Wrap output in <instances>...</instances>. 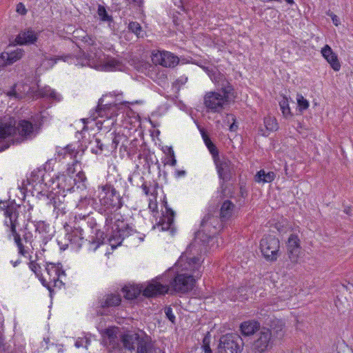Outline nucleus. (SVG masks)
Instances as JSON below:
<instances>
[{
    "instance_id": "f257e3e1",
    "label": "nucleus",
    "mask_w": 353,
    "mask_h": 353,
    "mask_svg": "<svg viewBox=\"0 0 353 353\" xmlns=\"http://www.w3.org/2000/svg\"><path fill=\"white\" fill-rule=\"evenodd\" d=\"M15 123V121L0 122V143H3L0 152L8 148L11 143L32 139L42 125V119L38 124H33L28 119H21L17 125Z\"/></svg>"
},
{
    "instance_id": "f03ea898",
    "label": "nucleus",
    "mask_w": 353,
    "mask_h": 353,
    "mask_svg": "<svg viewBox=\"0 0 353 353\" xmlns=\"http://www.w3.org/2000/svg\"><path fill=\"white\" fill-rule=\"evenodd\" d=\"M221 196H217L212 201L208 208V213L204 216L201 223V228L195 232L194 241L200 240L201 244L208 243L216 234L221 232Z\"/></svg>"
},
{
    "instance_id": "7ed1b4c3",
    "label": "nucleus",
    "mask_w": 353,
    "mask_h": 353,
    "mask_svg": "<svg viewBox=\"0 0 353 353\" xmlns=\"http://www.w3.org/2000/svg\"><path fill=\"white\" fill-rule=\"evenodd\" d=\"M98 198L99 201L91 197H85L81 199V201L91 205L100 214H107L109 210L116 211L121 209L123 205L122 196L110 184H106L102 187V193Z\"/></svg>"
},
{
    "instance_id": "20e7f679",
    "label": "nucleus",
    "mask_w": 353,
    "mask_h": 353,
    "mask_svg": "<svg viewBox=\"0 0 353 353\" xmlns=\"http://www.w3.org/2000/svg\"><path fill=\"white\" fill-rule=\"evenodd\" d=\"M169 288L166 285L160 282L152 281L147 285L145 288L142 287L131 285L124 286L121 291L124 294V298L127 300H136L141 294L146 298H154L160 295H164L168 293Z\"/></svg>"
},
{
    "instance_id": "39448f33",
    "label": "nucleus",
    "mask_w": 353,
    "mask_h": 353,
    "mask_svg": "<svg viewBox=\"0 0 353 353\" xmlns=\"http://www.w3.org/2000/svg\"><path fill=\"white\" fill-rule=\"evenodd\" d=\"M201 276L200 272H197L196 274L193 276L188 274H177L170 281L168 285L169 289L174 292L181 294H190L193 296H199V292H196L199 288H194L196 279L194 277L199 278ZM168 286V285H166ZM170 290H168L169 291Z\"/></svg>"
},
{
    "instance_id": "423d86ee",
    "label": "nucleus",
    "mask_w": 353,
    "mask_h": 353,
    "mask_svg": "<svg viewBox=\"0 0 353 353\" xmlns=\"http://www.w3.org/2000/svg\"><path fill=\"white\" fill-rule=\"evenodd\" d=\"M135 232H137L136 230L133 229L122 216H120L119 218H114L112 231H110V239H108V242L112 249H116L121 245L123 241L126 237Z\"/></svg>"
},
{
    "instance_id": "0eeeda50",
    "label": "nucleus",
    "mask_w": 353,
    "mask_h": 353,
    "mask_svg": "<svg viewBox=\"0 0 353 353\" xmlns=\"http://www.w3.org/2000/svg\"><path fill=\"white\" fill-rule=\"evenodd\" d=\"M259 249L262 256L269 262H274L280 256V241L275 236L265 234L260 241Z\"/></svg>"
},
{
    "instance_id": "6e6552de",
    "label": "nucleus",
    "mask_w": 353,
    "mask_h": 353,
    "mask_svg": "<svg viewBox=\"0 0 353 353\" xmlns=\"http://www.w3.org/2000/svg\"><path fill=\"white\" fill-rule=\"evenodd\" d=\"M68 174H59L55 177H52L49 180L50 184L48 183H45V185H48L49 188H52L54 183H56L55 188L58 189V191L63 193V198L65 196L64 194L65 192H74V186L77 183L75 179H74V176L70 175L69 173L70 172V168L68 169Z\"/></svg>"
},
{
    "instance_id": "1a4fd4ad",
    "label": "nucleus",
    "mask_w": 353,
    "mask_h": 353,
    "mask_svg": "<svg viewBox=\"0 0 353 353\" xmlns=\"http://www.w3.org/2000/svg\"><path fill=\"white\" fill-rule=\"evenodd\" d=\"M274 345V342L271 330L263 327L258 334V337L252 343V350L254 353H264L271 350Z\"/></svg>"
},
{
    "instance_id": "9d476101",
    "label": "nucleus",
    "mask_w": 353,
    "mask_h": 353,
    "mask_svg": "<svg viewBox=\"0 0 353 353\" xmlns=\"http://www.w3.org/2000/svg\"><path fill=\"white\" fill-rule=\"evenodd\" d=\"M244 342L237 333H228L222 335V353H241Z\"/></svg>"
},
{
    "instance_id": "9b49d317",
    "label": "nucleus",
    "mask_w": 353,
    "mask_h": 353,
    "mask_svg": "<svg viewBox=\"0 0 353 353\" xmlns=\"http://www.w3.org/2000/svg\"><path fill=\"white\" fill-rule=\"evenodd\" d=\"M162 205L165 210L162 212V216L157 225L161 226L163 231H169L172 235H174L176 231L174 226L175 212L168 205L165 196L162 201Z\"/></svg>"
},
{
    "instance_id": "f8f14e48",
    "label": "nucleus",
    "mask_w": 353,
    "mask_h": 353,
    "mask_svg": "<svg viewBox=\"0 0 353 353\" xmlns=\"http://www.w3.org/2000/svg\"><path fill=\"white\" fill-rule=\"evenodd\" d=\"M39 32H36L32 28H26L21 30L14 39L10 40V46H30L35 44L39 39Z\"/></svg>"
},
{
    "instance_id": "ddd939ff",
    "label": "nucleus",
    "mask_w": 353,
    "mask_h": 353,
    "mask_svg": "<svg viewBox=\"0 0 353 353\" xmlns=\"http://www.w3.org/2000/svg\"><path fill=\"white\" fill-rule=\"evenodd\" d=\"M103 99L101 98L98 101V105L96 107V112L100 117L112 118L116 117L117 112L122 108V106H127L129 103L128 101H123L119 103H108L103 104Z\"/></svg>"
},
{
    "instance_id": "4468645a",
    "label": "nucleus",
    "mask_w": 353,
    "mask_h": 353,
    "mask_svg": "<svg viewBox=\"0 0 353 353\" xmlns=\"http://www.w3.org/2000/svg\"><path fill=\"white\" fill-rule=\"evenodd\" d=\"M239 209L230 199L222 201V230L225 224H230L237 216Z\"/></svg>"
},
{
    "instance_id": "2eb2a0df",
    "label": "nucleus",
    "mask_w": 353,
    "mask_h": 353,
    "mask_svg": "<svg viewBox=\"0 0 353 353\" xmlns=\"http://www.w3.org/2000/svg\"><path fill=\"white\" fill-rule=\"evenodd\" d=\"M287 254L292 262H296L301 250V240L296 234H291L286 241Z\"/></svg>"
},
{
    "instance_id": "dca6fc26",
    "label": "nucleus",
    "mask_w": 353,
    "mask_h": 353,
    "mask_svg": "<svg viewBox=\"0 0 353 353\" xmlns=\"http://www.w3.org/2000/svg\"><path fill=\"white\" fill-rule=\"evenodd\" d=\"M237 92L228 81L222 79V109L234 103Z\"/></svg>"
},
{
    "instance_id": "f3484780",
    "label": "nucleus",
    "mask_w": 353,
    "mask_h": 353,
    "mask_svg": "<svg viewBox=\"0 0 353 353\" xmlns=\"http://www.w3.org/2000/svg\"><path fill=\"white\" fill-rule=\"evenodd\" d=\"M64 228L66 232L65 239L68 242L76 245L77 248H81L84 241L83 230L80 227L72 228L68 224L64 225Z\"/></svg>"
},
{
    "instance_id": "a211bd4d",
    "label": "nucleus",
    "mask_w": 353,
    "mask_h": 353,
    "mask_svg": "<svg viewBox=\"0 0 353 353\" xmlns=\"http://www.w3.org/2000/svg\"><path fill=\"white\" fill-rule=\"evenodd\" d=\"M204 105L207 112H219L221 108V93L208 92L204 96Z\"/></svg>"
},
{
    "instance_id": "6ab92c4d",
    "label": "nucleus",
    "mask_w": 353,
    "mask_h": 353,
    "mask_svg": "<svg viewBox=\"0 0 353 353\" xmlns=\"http://www.w3.org/2000/svg\"><path fill=\"white\" fill-rule=\"evenodd\" d=\"M264 323L269 326L268 329L271 330L272 336L274 339V341L276 339H281L285 334V323L276 318L267 319Z\"/></svg>"
},
{
    "instance_id": "aec40b11",
    "label": "nucleus",
    "mask_w": 353,
    "mask_h": 353,
    "mask_svg": "<svg viewBox=\"0 0 353 353\" xmlns=\"http://www.w3.org/2000/svg\"><path fill=\"white\" fill-rule=\"evenodd\" d=\"M201 134L206 147L212 156L219 178L221 180V161L219 159V150L210 138L204 132L201 131Z\"/></svg>"
},
{
    "instance_id": "412c9836",
    "label": "nucleus",
    "mask_w": 353,
    "mask_h": 353,
    "mask_svg": "<svg viewBox=\"0 0 353 353\" xmlns=\"http://www.w3.org/2000/svg\"><path fill=\"white\" fill-rule=\"evenodd\" d=\"M121 303V296L119 293H110L105 294L99 300L98 306L103 310H108L112 307L119 306Z\"/></svg>"
},
{
    "instance_id": "4be33fe9",
    "label": "nucleus",
    "mask_w": 353,
    "mask_h": 353,
    "mask_svg": "<svg viewBox=\"0 0 353 353\" xmlns=\"http://www.w3.org/2000/svg\"><path fill=\"white\" fill-rule=\"evenodd\" d=\"M261 330V323L255 319L243 321L239 325L241 334L244 337L252 336Z\"/></svg>"
},
{
    "instance_id": "5701e85b",
    "label": "nucleus",
    "mask_w": 353,
    "mask_h": 353,
    "mask_svg": "<svg viewBox=\"0 0 353 353\" xmlns=\"http://www.w3.org/2000/svg\"><path fill=\"white\" fill-rule=\"evenodd\" d=\"M321 52L324 59L330 63L331 68L334 71H339L341 69V63L337 54L334 52L332 48L326 44L322 48Z\"/></svg>"
},
{
    "instance_id": "b1692460",
    "label": "nucleus",
    "mask_w": 353,
    "mask_h": 353,
    "mask_svg": "<svg viewBox=\"0 0 353 353\" xmlns=\"http://www.w3.org/2000/svg\"><path fill=\"white\" fill-rule=\"evenodd\" d=\"M235 171L231 161L222 156V181H235Z\"/></svg>"
},
{
    "instance_id": "393cba45",
    "label": "nucleus",
    "mask_w": 353,
    "mask_h": 353,
    "mask_svg": "<svg viewBox=\"0 0 353 353\" xmlns=\"http://www.w3.org/2000/svg\"><path fill=\"white\" fill-rule=\"evenodd\" d=\"M55 190L56 188L52 186L51 190L41 191L38 193V195L46 196L49 200L48 204L52 205L55 209H59L60 204L63 202L61 200L59 196H63V194L60 192V191Z\"/></svg>"
},
{
    "instance_id": "a878e982",
    "label": "nucleus",
    "mask_w": 353,
    "mask_h": 353,
    "mask_svg": "<svg viewBox=\"0 0 353 353\" xmlns=\"http://www.w3.org/2000/svg\"><path fill=\"white\" fill-rule=\"evenodd\" d=\"M140 338V335L138 333H123L120 336L121 342L125 349L129 350H135V343H137V341Z\"/></svg>"
},
{
    "instance_id": "bb28decb",
    "label": "nucleus",
    "mask_w": 353,
    "mask_h": 353,
    "mask_svg": "<svg viewBox=\"0 0 353 353\" xmlns=\"http://www.w3.org/2000/svg\"><path fill=\"white\" fill-rule=\"evenodd\" d=\"M110 232L105 230L101 231L100 229H97L94 236H92L91 239L88 240L90 243H97L94 250L97 249L101 245L103 244L107 239H110Z\"/></svg>"
},
{
    "instance_id": "cd10ccee",
    "label": "nucleus",
    "mask_w": 353,
    "mask_h": 353,
    "mask_svg": "<svg viewBox=\"0 0 353 353\" xmlns=\"http://www.w3.org/2000/svg\"><path fill=\"white\" fill-rule=\"evenodd\" d=\"M85 148H80V145L78 146L77 148L73 146L72 144H69L66 145L64 148H62L60 151L58 152V154L60 155H65L66 154H69L73 156L74 161L75 163H77L79 161L77 159V156L81 151L82 154L84 152Z\"/></svg>"
},
{
    "instance_id": "c85d7f7f",
    "label": "nucleus",
    "mask_w": 353,
    "mask_h": 353,
    "mask_svg": "<svg viewBox=\"0 0 353 353\" xmlns=\"http://www.w3.org/2000/svg\"><path fill=\"white\" fill-rule=\"evenodd\" d=\"M276 174L274 172L270 171L266 172L264 170H260L254 176L256 182L270 183L274 180Z\"/></svg>"
},
{
    "instance_id": "c756f323",
    "label": "nucleus",
    "mask_w": 353,
    "mask_h": 353,
    "mask_svg": "<svg viewBox=\"0 0 353 353\" xmlns=\"http://www.w3.org/2000/svg\"><path fill=\"white\" fill-rule=\"evenodd\" d=\"M7 64L10 65L16 61L21 59L25 54V51L22 48H17L10 52H5Z\"/></svg>"
},
{
    "instance_id": "7c9ffc66",
    "label": "nucleus",
    "mask_w": 353,
    "mask_h": 353,
    "mask_svg": "<svg viewBox=\"0 0 353 353\" xmlns=\"http://www.w3.org/2000/svg\"><path fill=\"white\" fill-rule=\"evenodd\" d=\"M43 59L45 60H47L49 61V64L50 65V67L54 66L59 60H61L64 62H68L70 60L74 59V55L72 54H62V55H57L54 57H48L46 55V53L43 54Z\"/></svg>"
},
{
    "instance_id": "2f4dec72",
    "label": "nucleus",
    "mask_w": 353,
    "mask_h": 353,
    "mask_svg": "<svg viewBox=\"0 0 353 353\" xmlns=\"http://www.w3.org/2000/svg\"><path fill=\"white\" fill-rule=\"evenodd\" d=\"M283 99L279 101V106L282 112L283 116L285 119H291L293 117L294 114L292 112L289 105L288 98L285 95H281Z\"/></svg>"
},
{
    "instance_id": "473e14b6",
    "label": "nucleus",
    "mask_w": 353,
    "mask_h": 353,
    "mask_svg": "<svg viewBox=\"0 0 353 353\" xmlns=\"http://www.w3.org/2000/svg\"><path fill=\"white\" fill-rule=\"evenodd\" d=\"M163 56L165 57L163 67L173 68L179 62V57L170 52L163 51Z\"/></svg>"
},
{
    "instance_id": "72a5a7b5",
    "label": "nucleus",
    "mask_w": 353,
    "mask_h": 353,
    "mask_svg": "<svg viewBox=\"0 0 353 353\" xmlns=\"http://www.w3.org/2000/svg\"><path fill=\"white\" fill-rule=\"evenodd\" d=\"M153 348L151 341H145L144 338L140 336L137 341V353H150Z\"/></svg>"
},
{
    "instance_id": "f704fd0d",
    "label": "nucleus",
    "mask_w": 353,
    "mask_h": 353,
    "mask_svg": "<svg viewBox=\"0 0 353 353\" xmlns=\"http://www.w3.org/2000/svg\"><path fill=\"white\" fill-rule=\"evenodd\" d=\"M224 126H227L230 132H236L238 130V125L236 117L233 114H226L223 119Z\"/></svg>"
},
{
    "instance_id": "c9c22d12",
    "label": "nucleus",
    "mask_w": 353,
    "mask_h": 353,
    "mask_svg": "<svg viewBox=\"0 0 353 353\" xmlns=\"http://www.w3.org/2000/svg\"><path fill=\"white\" fill-rule=\"evenodd\" d=\"M296 114L301 115L304 111L308 109L310 103L308 100L304 98V97L300 93H297L296 94Z\"/></svg>"
},
{
    "instance_id": "e433bc0d",
    "label": "nucleus",
    "mask_w": 353,
    "mask_h": 353,
    "mask_svg": "<svg viewBox=\"0 0 353 353\" xmlns=\"http://www.w3.org/2000/svg\"><path fill=\"white\" fill-rule=\"evenodd\" d=\"M138 144L139 140L137 139H134L130 141L128 145L126 143L123 148V150L127 152L128 158L131 160L133 159L134 155L137 154L138 151H139L138 149Z\"/></svg>"
},
{
    "instance_id": "4c0bfd02",
    "label": "nucleus",
    "mask_w": 353,
    "mask_h": 353,
    "mask_svg": "<svg viewBox=\"0 0 353 353\" xmlns=\"http://www.w3.org/2000/svg\"><path fill=\"white\" fill-rule=\"evenodd\" d=\"M128 137L123 134L114 133V136L112 139V148L114 150L117 149L119 143H121V150L125 147V144L128 143Z\"/></svg>"
},
{
    "instance_id": "58836bf2",
    "label": "nucleus",
    "mask_w": 353,
    "mask_h": 353,
    "mask_svg": "<svg viewBox=\"0 0 353 353\" xmlns=\"http://www.w3.org/2000/svg\"><path fill=\"white\" fill-rule=\"evenodd\" d=\"M46 271L48 276V280H50V282L55 281L54 279H57V276H59V274H57L59 271V266H57V264L46 263Z\"/></svg>"
},
{
    "instance_id": "ea45409f",
    "label": "nucleus",
    "mask_w": 353,
    "mask_h": 353,
    "mask_svg": "<svg viewBox=\"0 0 353 353\" xmlns=\"http://www.w3.org/2000/svg\"><path fill=\"white\" fill-rule=\"evenodd\" d=\"M12 212H10V210L6 212V218L9 219V221H5V225L10 228V230L13 235V236L19 234L16 230L17 225L18 224L17 219L14 216V218H12Z\"/></svg>"
},
{
    "instance_id": "a19ab883",
    "label": "nucleus",
    "mask_w": 353,
    "mask_h": 353,
    "mask_svg": "<svg viewBox=\"0 0 353 353\" xmlns=\"http://www.w3.org/2000/svg\"><path fill=\"white\" fill-rule=\"evenodd\" d=\"M232 183L224 185L222 183V199L225 197L228 199H234L235 198V185Z\"/></svg>"
},
{
    "instance_id": "79ce46f5",
    "label": "nucleus",
    "mask_w": 353,
    "mask_h": 353,
    "mask_svg": "<svg viewBox=\"0 0 353 353\" xmlns=\"http://www.w3.org/2000/svg\"><path fill=\"white\" fill-rule=\"evenodd\" d=\"M250 286H241L235 290H232L231 292L234 293L238 300L243 301L248 299V292L250 291Z\"/></svg>"
},
{
    "instance_id": "37998d69",
    "label": "nucleus",
    "mask_w": 353,
    "mask_h": 353,
    "mask_svg": "<svg viewBox=\"0 0 353 353\" xmlns=\"http://www.w3.org/2000/svg\"><path fill=\"white\" fill-rule=\"evenodd\" d=\"M128 30L135 34L139 38H143L144 31L139 23L137 21H130L128 24Z\"/></svg>"
},
{
    "instance_id": "c03bdc74",
    "label": "nucleus",
    "mask_w": 353,
    "mask_h": 353,
    "mask_svg": "<svg viewBox=\"0 0 353 353\" xmlns=\"http://www.w3.org/2000/svg\"><path fill=\"white\" fill-rule=\"evenodd\" d=\"M97 14L99 16V19L101 21L104 22H112L113 17L110 15L105 6L102 5H99L97 8Z\"/></svg>"
},
{
    "instance_id": "a18cd8bd",
    "label": "nucleus",
    "mask_w": 353,
    "mask_h": 353,
    "mask_svg": "<svg viewBox=\"0 0 353 353\" xmlns=\"http://www.w3.org/2000/svg\"><path fill=\"white\" fill-rule=\"evenodd\" d=\"M74 179L77 181L75 185L77 189L84 190L86 189L87 186L85 185V182L87 181V178L85 176V173L83 171L79 172L76 174V177H74Z\"/></svg>"
},
{
    "instance_id": "49530a36",
    "label": "nucleus",
    "mask_w": 353,
    "mask_h": 353,
    "mask_svg": "<svg viewBox=\"0 0 353 353\" xmlns=\"http://www.w3.org/2000/svg\"><path fill=\"white\" fill-rule=\"evenodd\" d=\"M264 125L266 130L268 132L276 131L279 128L276 120L271 117L264 118Z\"/></svg>"
},
{
    "instance_id": "de8ad7c7",
    "label": "nucleus",
    "mask_w": 353,
    "mask_h": 353,
    "mask_svg": "<svg viewBox=\"0 0 353 353\" xmlns=\"http://www.w3.org/2000/svg\"><path fill=\"white\" fill-rule=\"evenodd\" d=\"M20 205H17L15 202V200L8 201V205L5 207V216H6V212L10 210V212H12V218H18L19 212L17 210V208H19Z\"/></svg>"
},
{
    "instance_id": "09e8293b",
    "label": "nucleus",
    "mask_w": 353,
    "mask_h": 353,
    "mask_svg": "<svg viewBox=\"0 0 353 353\" xmlns=\"http://www.w3.org/2000/svg\"><path fill=\"white\" fill-rule=\"evenodd\" d=\"M210 338L211 335L209 332H207L205 335L203 336L201 347L204 351V353H212V351L210 348Z\"/></svg>"
},
{
    "instance_id": "8fccbe9b",
    "label": "nucleus",
    "mask_w": 353,
    "mask_h": 353,
    "mask_svg": "<svg viewBox=\"0 0 353 353\" xmlns=\"http://www.w3.org/2000/svg\"><path fill=\"white\" fill-rule=\"evenodd\" d=\"M105 217L104 230L109 232L112 231V226H113V219L115 217H112V210H109L107 214H103Z\"/></svg>"
},
{
    "instance_id": "3c124183",
    "label": "nucleus",
    "mask_w": 353,
    "mask_h": 353,
    "mask_svg": "<svg viewBox=\"0 0 353 353\" xmlns=\"http://www.w3.org/2000/svg\"><path fill=\"white\" fill-rule=\"evenodd\" d=\"M152 61L155 65L159 64L163 66V63L165 62V57L163 56V52H152Z\"/></svg>"
},
{
    "instance_id": "603ef678",
    "label": "nucleus",
    "mask_w": 353,
    "mask_h": 353,
    "mask_svg": "<svg viewBox=\"0 0 353 353\" xmlns=\"http://www.w3.org/2000/svg\"><path fill=\"white\" fill-rule=\"evenodd\" d=\"M102 334L103 336L108 337L110 341H114L117 338V332L114 327L105 328Z\"/></svg>"
},
{
    "instance_id": "864d4df0",
    "label": "nucleus",
    "mask_w": 353,
    "mask_h": 353,
    "mask_svg": "<svg viewBox=\"0 0 353 353\" xmlns=\"http://www.w3.org/2000/svg\"><path fill=\"white\" fill-rule=\"evenodd\" d=\"M94 143H96L97 148H91V152L95 154H101L103 150V144L101 143V140L98 138H95L94 141Z\"/></svg>"
},
{
    "instance_id": "5fc2aeb1",
    "label": "nucleus",
    "mask_w": 353,
    "mask_h": 353,
    "mask_svg": "<svg viewBox=\"0 0 353 353\" xmlns=\"http://www.w3.org/2000/svg\"><path fill=\"white\" fill-rule=\"evenodd\" d=\"M38 279L41 282L42 285L46 287L50 292V296H52V294L54 293V290L52 288V286L50 285V280L47 281L43 276V274H41L38 276Z\"/></svg>"
},
{
    "instance_id": "6e6d98bb",
    "label": "nucleus",
    "mask_w": 353,
    "mask_h": 353,
    "mask_svg": "<svg viewBox=\"0 0 353 353\" xmlns=\"http://www.w3.org/2000/svg\"><path fill=\"white\" fill-rule=\"evenodd\" d=\"M274 228L277 230V231L280 233H286L289 228H291V227H288V225L286 224H284L283 221H278L274 224Z\"/></svg>"
},
{
    "instance_id": "4d7b16f0",
    "label": "nucleus",
    "mask_w": 353,
    "mask_h": 353,
    "mask_svg": "<svg viewBox=\"0 0 353 353\" xmlns=\"http://www.w3.org/2000/svg\"><path fill=\"white\" fill-rule=\"evenodd\" d=\"M165 314L166 318L172 322V323L175 324L176 323V317L172 312V309L170 306H167L165 307Z\"/></svg>"
},
{
    "instance_id": "13d9d810",
    "label": "nucleus",
    "mask_w": 353,
    "mask_h": 353,
    "mask_svg": "<svg viewBox=\"0 0 353 353\" xmlns=\"http://www.w3.org/2000/svg\"><path fill=\"white\" fill-rule=\"evenodd\" d=\"M29 268L37 276L42 274L41 270V266L38 263H36L34 261H31L29 263Z\"/></svg>"
},
{
    "instance_id": "bf43d9fd",
    "label": "nucleus",
    "mask_w": 353,
    "mask_h": 353,
    "mask_svg": "<svg viewBox=\"0 0 353 353\" xmlns=\"http://www.w3.org/2000/svg\"><path fill=\"white\" fill-rule=\"evenodd\" d=\"M143 159L145 165H147L148 168H150L149 164V151L144 150L143 153H139L138 155V159L139 160V163L142 164L141 162V159Z\"/></svg>"
},
{
    "instance_id": "052dcab7",
    "label": "nucleus",
    "mask_w": 353,
    "mask_h": 353,
    "mask_svg": "<svg viewBox=\"0 0 353 353\" xmlns=\"http://www.w3.org/2000/svg\"><path fill=\"white\" fill-rule=\"evenodd\" d=\"M36 231L39 232H47V229L49 228V225L46 223L44 221H39L35 225Z\"/></svg>"
},
{
    "instance_id": "680f3d73",
    "label": "nucleus",
    "mask_w": 353,
    "mask_h": 353,
    "mask_svg": "<svg viewBox=\"0 0 353 353\" xmlns=\"http://www.w3.org/2000/svg\"><path fill=\"white\" fill-rule=\"evenodd\" d=\"M325 14L327 16L331 17L332 23L334 24V26H339L341 24L340 19L330 10L326 11Z\"/></svg>"
},
{
    "instance_id": "e2e57ef3",
    "label": "nucleus",
    "mask_w": 353,
    "mask_h": 353,
    "mask_svg": "<svg viewBox=\"0 0 353 353\" xmlns=\"http://www.w3.org/2000/svg\"><path fill=\"white\" fill-rule=\"evenodd\" d=\"M239 189H240V190H239L240 196H241L242 198L247 197L248 194V192L245 187V183L243 181H241V180H239Z\"/></svg>"
},
{
    "instance_id": "0e129e2a",
    "label": "nucleus",
    "mask_w": 353,
    "mask_h": 353,
    "mask_svg": "<svg viewBox=\"0 0 353 353\" xmlns=\"http://www.w3.org/2000/svg\"><path fill=\"white\" fill-rule=\"evenodd\" d=\"M47 91L49 92V94H46L45 95H48V99L54 101H59L61 100V96L54 90L50 89L48 90Z\"/></svg>"
},
{
    "instance_id": "69168bd1",
    "label": "nucleus",
    "mask_w": 353,
    "mask_h": 353,
    "mask_svg": "<svg viewBox=\"0 0 353 353\" xmlns=\"http://www.w3.org/2000/svg\"><path fill=\"white\" fill-rule=\"evenodd\" d=\"M108 65L112 69L117 70L120 69V67L122 65V63L116 59H112L108 62Z\"/></svg>"
},
{
    "instance_id": "338daca9",
    "label": "nucleus",
    "mask_w": 353,
    "mask_h": 353,
    "mask_svg": "<svg viewBox=\"0 0 353 353\" xmlns=\"http://www.w3.org/2000/svg\"><path fill=\"white\" fill-rule=\"evenodd\" d=\"M16 11L17 13H19V14L23 15V16L26 15L28 12L27 9L26 8L25 5L21 2H19V3H17V7H16Z\"/></svg>"
},
{
    "instance_id": "774afa93",
    "label": "nucleus",
    "mask_w": 353,
    "mask_h": 353,
    "mask_svg": "<svg viewBox=\"0 0 353 353\" xmlns=\"http://www.w3.org/2000/svg\"><path fill=\"white\" fill-rule=\"evenodd\" d=\"M188 81V77L185 75L181 76L179 77L174 82L176 85H178L179 88L180 86L184 85Z\"/></svg>"
}]
</instances>
